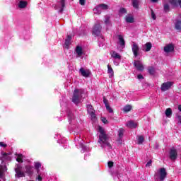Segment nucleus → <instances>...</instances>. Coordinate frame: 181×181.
<instances>
[{
  "mask_svg": "<svg viewBox=\"0 0 181 181\" xmlns=\"http://www.w3.org/2000/svg\"><path fill=\"white\" fill-rule=\"evenodd\" d=\"M98 132H100L98 144H100V147L103 149H112V146L110 144V140L108 139V135L105 134V131L101 127H98Z\"/></svg>",
  "mask_w": 181,
  "mask_h": 181,
  "instance_id": "nucleus-1",
  "label": "nucleus"
},
{
  "mask_svg": "<svg viewBox=\"0 0 181 181\" xmlns=\"http://www.w3.org/2000/svg\"><path fill=\"white\" fill-rule=\"evenodd\" d=\"M168 173H166V168H161L155 173L154 179L155 181H163L166 178Z\"/></svg>",
  "mask_w": 181,
  "mask_h": 181,
  "instance_id": "nucleus-2",
  "label": "nucleus"
},
{
  "mask_svg": "<svg viewBox=\"0 0 181 181\" xmlns=\"http://www.w3.org/2000/svg\"><path fill=\"white\" fill-rule=\"evenodd\" d=\"M82 94H84L83 89H75L72 97V102H74V104H78L83 97L81 95Z\"/></svg>",
  "mask_w": 181,
  "mask_h": 181,
  "instance_id": "nucleus-3",
  "label": "nucleus"
},
{
  "mask_svg": "<svg viewBox=\"0 0 181 181\" xmlns=\"http://www.w3.org/2000/svg\"><path fill=\"white\" fill-rule=\"evenodd\" d=\"M66 6V0H58L57 4L54 5V9L59 11L60 13L64 11Z\"/></svg>",
  "mask_w": 181,
  "mask_h": 181,
  "instance_id": "nucleus-4",
  "label": "nucleus"
},
{
  "mask_svg": "<svg viewBox=\"0 0 181 181\" xmlns=\"http://www.w3.org/2000/svg\"><path fill=\"white\" fill-rule=\"evenodd\" d=\"M102 29L103 27H101L100 23L97 22L93 26L92 34L93 35V36H100V35H101Z\"/></svg>",
  "mask_w": 181,
  "mask_h": 181,
  "instance_id": "nucleus-5",
  "label": "nucleus"
},
{
  "mask_svg": "<svg viewBox=\"0 0 181 181\" xmlns=\"http://www.w3.org/2000/svg\"><path fill=\"white\" fill-rule=\"evenodd\" d=\"M132 49L134 57H138V56H139L140 49L139 46L136 42H132Z\"/></svg>",
  "mask_w": 181,
  "mask_h": 181,
  "instance_id": "nucleus-6",
  "label": "nucleus"
},
{
  "mask_svg": "<svg viewBox=\"0 0 181 181\" xmlns=\"http://www.w3.org/2000/svg\"><path fill=\"white\" fill-rule=\"evenodd\" d=\"M15 172L17 177H24L25 173L22 172V166H21V165H17V167L15 168Z\"/></svg>",
  "mask_w": 181,
  "mask_h": 181,
  "instance_id": "nucleus-7",
  "label": "nucleus"
},
{
  "mask_svg": "<svg viewBox=\"0 0 181 181\" xmlns=\"http://www.w3.org/2000/svg\"><path fill=\"white\" fill-rule=\"evenodd\" d=\"M177 158V151L175 148H172L170 150V159L171 160H176Z\"/></svg>",
  "mask_w": 181,
  "mask_h": 181,
  "instance_id": "nucleus-8",
  "label": "nucleus"
},
{
  "mask_svg": "<svg viewBox=\"0 0 181 181\" xmlns=\"http://www.w3.org/2000/svg\"><path fill=\"white\" fill-rule=\"evenodd\" d=\"M173 86V83L170 81L163 83L161 85V91H167V90H169V88H170V87H172Z\"/></svg>",
  "mask_w": 181,
  "mask_h": 181,
  "instance_id": "nucleus-9",
  "label": "nucleus"
},
{
  "mask_svg": "<svg viewBox=\"0 0 181 181\" xmlns=\"http://www.w3.org/2000/svg\"><path fill=\"white\" fill-rule=\"evenodd\" d=\"M117 39H118L117 44H119L121 49H124L125 47V40H124V36L121 35H118Z\"/></svg>",
  "mask_w": 181,
  "mask_h": 181,
  "instance_id": "nucleus-10",
  "label": "nucleus"
},
{
  "mask_svg": "<svg viewBox=\"0 0 181 181\" xmlns=\"http://www.w3.org/2000/svg\"><path fill=\"white\" fill-rule=\"evenodd\" d=\"M175 50V46L173 44H168L164 47V52L165 53H170Z\"/></svg>",
  "mask_w": 181,
  "mask_h": 181,
  "instance_id": "nucleus-11",
  "label": "nucleus"
},
{
  "mask_svg": "<svg viewBox=\"0 0 181 181\" xmlns=\"http://www.w3.org/2000/svg\"><path fill=\"white\" fill-rule=\"evenodd\" d=\"M134 66L139 71H143L144 70V64L141 61H134Z\"/></svg>",
  "mask_w": 181,
  "mask_h": 181,
  "instance_id": "nucleus-12",
  "label": "nucleus"
},
{
  "mask_svg": "<svg viewBox=\"0 0 181 181\" xmlns=\"http://www.w3.org/2000/svg\"><path fill=\"white\" fill-rule=\"evenodd\" d=\"M79 72L83 77H88L90 76V71L88 69L85 70L84 68H81Z\"/></svg>",
  "mask_w": 181,
  "mask_h": 181,
  "instance_id": "nucleus-13",
  "label": "nucleus"
},
{
  "mask_svg": "<svg viewBox=\"0 0 181 181\" xmlns=\"http://www.w3.org/2000/svg\"><path fill=\"white\" fill-rule=\"evenodd\" d=\"M75 50L76 53V57H81V56H83V47L81 46H77Z\"/></svg>",
  "mask_w": 181,
  "mask_h": 181,
  "instance_id": "nucleus-14",
  "label": "nucleus"
},
{
  "mask_svg": "<svg viewBox=\"0 0 181 181\" xmlns=\"http://www.w3.org/2000/svg\"><path fill=\"white\" fill-rule=\"evenodd\" d=\"M1 160H11V156L9 153H6L4 151L1 152V157L0 158Z\"/></svg>",
  "mask_w": 181,
  "mask_h": 181,
  "instance_id": "nucleus-15",
  "label": "nucleus"
},
{
  "mask_svg": "<svg viewBox=\"0 0 181 181\" xmlns=\"http://www.w3.org/2000/svg\"><path fill=\"white\" fill-rule=\"evenodd\" d=\"M28 6V1H23V0H20L18 2V8L20 9H25Z\"/></svg>",
  "mask_w": 181,
  "mask_h": 181,
  "instance_id": "nucleus-16",
  "label": "nucleus"
},
{
  "mask_svg": "<svg viewBox=\"0 0 181 181\" xmlns=\"http://www.w3.org/2000/svg\"><path fill=\"white\" fill-rule=\"evenodd\" d=\"M71 35H67L66 39L65 40V49H69L70 45H71Z\"/></svg>",
  "mask_w": 181,
  "mask_h": 181,
  "instance_id": "nucleus-17",
  "label": "nucleus"
},
{
  "mask_svg": "<svg viewBox=\"0 0 181 181\" xmlns=\"http://www.w3.org/2000/svg\"><path fill=\"white\" fill-rule=\"evenodd\" d=\"M125 21L127 23H134V16H132L131 15H127L125 17Z\"/></svg>",
  "mask_w": 181,
  "mask_h": 181,
  "instance_id": "nucleus-18",
  "label": "nucleus"
},
{
  "mask_svg": "<svg viewBox=\"0 0 181 181\" xmlns=\"http://www.w3.org/2000/svg\"><path fill=\"white\" fill-rule=\"evenodd\" d=\"M111 57H113V59L121 60V55H119V54L117 53L115 51L111 52Z\"/></svg>",
  "mask_w": 181,
  "mask_h": 181,
  "instance_id": "nucleus-19",
  "label": "nucleus"
},
{
  "mask_svg": "<svg viewBox=\"0 0 181 181\" xmlns=\"http://www.w3.org/2000/svg\"><path fill=\"white\" fill-rule=\"evenodd\" d=\"M127 127H128V128H136L138 127V124L134 121H129L127 123Z\"/></svg>",
  "mask_w": 181,
  "mask_h": 181,
  "instance_id": "nucleus-20",
  "label": "nucleus"
},
{
  "mask_svg": "<svg viewBox=\"0 0 181 181\" xmlns=\"http://www.w3.org/2000/svg\"><path fill=\"white\" fill-rule=\"evenodd\" d=\"M163 11L165 13H168V12L170 11V6L168 3H163Z\"/></svg>",
  "mask_w": 181,
  "mask_h": 181,
  "instance_id": "nucleus-21",
  "label": "nucleus"
},
{
  "mask_svg": "<svg viewBox=\"0 0 181 181\" xmlns=\"http://www.w3.org/2000/svg\"><path fill=\"white\" fill-rule=\"evenodd\" d=\"M133 8L135 9H139V0H132Z\"/></svg>",
  "mask_w": 181,
  "mask_h": 181,
  "instance_id": "nucleus-22",
  "label": "nucleus"
},
{
  "mask_svg": "<svg viewBox=\"0 0 181 181\" xmlns=\"http://www.w3.org/2000/svg\"><path fill=\"white\" fill-rule=\"evenodd\" d=\"M93 12L96 15H100V13H101V12H103V10H102L101 7L100 6V5H98L96 7H95L93 8Z\"/></svg>",
  "mask_w": 181,
  "mask_h": 181,
  "instance_id": "nucleus-23",
  "label": "nucleus"
},
{
  "mask_svg": "<svg viewBox=\"0 0 181 181\" xmlns=\"http://www.w3.org/2000/svg\"><path fill=\"white\" fill-rule=\"evenodd\" d=\"M176 30H178V32L181 31V21L177 20L175 24Z\"/></svg>",
  "mask_w": 181,
  "mask_h": 181,
  "instance_id": "nucleus-24",
  "label": "nucleus"
},
{
  "mask_svg": "<svg viewBox=\"0 0 181 181\" xmlns=\"http://www.w3.org/2000/svg\"><path fill=\"white\" fill-rule=\"evenodd\" d=\"M107 73L109 74V77H112L114 76V70H112V68L111 67V65H107Z\"/></svg>",
  "mask_w": 181,
  "mask_h": 181,
  "instance_id": "nucleus-25",
  "label": "nucleus"
},
{
  "mask_svg": "<svg viewBox=\"0 0 181 181\" xmlns=\"http://www.w3.org/2000/svg\"><path fill=\"white\" fill-rule=\"evenodd\" d=\"M145 52H149L152 49V43L146 42L144 45Z\"/></svg>",
  "mask_w": 181,
  "mask_h": 181,
  "instance_id": "nucleus-26",
  "label": "nucleus"
},
{
  "mask_svg": "<svg viewBox=\"0 0 181 181\" xmlns=\"http://www.w3.org/2000/svg\"><path fill=\"white\" fill-rule=\"evenodd\" d=\"M169 2L172 6H174V8H177L179 0H169Z\"/></svg>",
  "mask_w": 181,
  "mask_h": 181,
  "instance_id": "nucleus-27",
  "label": "nucleus"
},
{
  "mask_svg": "<svg viewBox=\"0 0 181 181\" xmlns=\"http://www.w3.org/2000/svg\"><path fill=\"white\" fill-rule=\"evenodd\" d=\"M111 16H108V15H106L105 16V23L106 25H111Z\"/></svg>",
  "mask_w": 181,
  "mask_h": 181,
  "instance_id": "nucleus-28",
  "label": "nucleus"
},
{
  "mask_svg": "<svg viewBox=\"0 0 181 181\" xmlns=\"http://www.w3.org/2000/svg\"><path fill=\"white\" fill-rule=\"evenodd\" d=\"M131 110H132V106H131V105H127L124 106L123 108L124 112H129V111H131Z\"/></svg>",
  "mask_w": 181,
  "mask_h": 181,
  "instance_id": "nucleus-29",
  "label": "nucleus"
},
{
  "mask_svg": "<svg viewBox=\"0 0 181 181\" xmlns=\"http://www.w3.org/2000/svg\"><path fill=\"white\" fill-rule=\"evenodd\" d=\"M25 172L30 176V175H32V167H30V165H26Z\"/></svg>",
  "mask_w": 181,
  "mask_h": 181,
  "instance_id": "nucleus-30",
  "label": "nucleus"
},
{
  "mask_svg": "<svg viewBox=\"0 0 181 181\" xmlns=\"http://www.w3.org/2000/svg\"><path fill=\"white\" fill-rule=\"evenodd\" d=\"M87 111H88V114H90L92 112H95V111L93 108V105H87Z\"/></svg>",
  "mask_w": 181,
  "mask_h": 181,
  "instance_id": "nucleus-31",
  "label": "nucleus"
},
{
  "mask_svg": "<svg viewBox=\"0 0 181 181\" xmlns=\"http://www.w3.org/2000/svg\"><path fill=\"white\" fill-rule=\"evenodd\" d=\"M165 115H166V117H168V118H170V117H172V109L168 108V109L165 110Z\"/></svg>",
  "mask_w": 181,
  "mask_h": 181,
  "instance_id": "nucleus-32",
  "label": "nucleus"
},
{
  "mask_svg": "<svg viewBox=\"0 0 181 181\" xmlns=\"http://www.w3.org/2000/svg\"><path fill=\"white\" fill-rule=\"evenodd\" d=\"M67 114H68V118H69V121H71V119H74V115H73L71 111L68 110Z\"/></svg>",
  "mask_w": 181,
  "mask_h": 181,
  "instance_id": "nucleus-33",
  "label": "nucleus"
},
{
  "mask_svg": "<svg viewBox=\"0 0 181 181\" xmlns=\"http://www.w3.org/2000/svg\"><path fill=\"white\" fill-rule=\"evenodd\" d=\"M99 6H100V9H102V11H107V9H108V5L105 4H100Z\"/></svg>",
  "mask_w": 181,
  "mask_h": 181,
  "instance_id": "nucleus-34",
  "label": "nucleus"
},
{
  "mask_svg": "<svg viewBox=\"0 0 181 181\" xmlns=\"http://www.w3.org/2000/svg\"><path fill=\"white\" fill-rule=\"evenodd\" d=\"M124 129H120L119 130L118 136H119V139H121L122 138V136H124Z\"/></svg>",
  "mask_w": 181,
  "mask_h": 181,
  "instance_id": "nucleus-35",
  "label": "nucleus"
},
{
  "mask_svg": "<svg viewBox=\"0 0 181 181\" xmlns=\"http://www.w3.org/2000/svg\"><path fill=\"white\" fill-rule=\"evenodd\" d=\"M144 141H145V139H144V136H138V144H139V145H141V144H143Z\"/></svg>",
  "mask_w": 181,
  "mask_h": 181,
  "instance_id": "nucleus-36",
  "label": "nucleus"
},
{
  "mask_svg": "<svg viewBox=\"0 0 181 181\" xmlns=\"http://www.w3.org/2000/svg\"><path fill=\"white\" fill-rule=\"evenodd\" d=\"M148 73L149 74H151V76H153V74H155V68L150 66L148 67Z\"/></svg>",
  "mask_w": 181,
  "mask_h": 181,
  "instance_id": "nucleus-37",
  "label": "nucleus"
},
{
  "mask_svg": "<svg viewBox=\"0 0 181 181\" xmlns=\"http://www.w3.org/2000/svg\"><path fill=\"white\" fill-rule=\"evenodd\" d=\"M23 158V156L22 154H18L16 158L17 162L22 163L23 162V160H22Z\"/></svg>",
  "mask_w": 181,
  "mask_h": 181,
  "instance_id": "nucleus-38",
  "label": "nucleus"
},
{
  "mask_svg": "<svg viewBox=\"0 0 181 181\" xmlns=\"http://www.w3.org/2000/svg\"><path fill=\"white\" fill-rule=\"evenodd\" d=\"M119 13H120L121 15L127 13V9H125V8H121L119 11Z\"/></svg>",
  "mask_w": 181,
  "mask_h": 181,
  "instance_id": "nucleus-39",
  "label": "nucleus"
},
{
  "mask_svg": "<svg viewBox=\"0 0 181 181\" xmlns=\"http://www.w3.org/2000/svg\"><path fill=\"white\" fill-rule=\"evenodd\" d=\"M89 115H90L91 119L94 121L95 119V112L89 113Z\"/></svg>",
  "mask_w": 181,
  "mask_h": 181,
  "instance_id": "nucleus-40",
  "label": "nucleus"
},
{
  "mask_svg": "<svg viewBox=\"0 0 181 181\" xmlns=\"http://www.w3.org/2000/svg\"><path fill=\"white\" fill-rule=\"evenodd\" d=\"M42 166V164L40 163H35V168L37 169V170H39V168Z\"/></svg>",
  "mask_w": 181,
  "mask_h": 181,
  "instance_id": "nucleus-41",
  "label": "nucleus"
},
{
  "mask_svg": "<svg viewBox=\"0 0 181 181\" xmlns=\"http://www.w3.org/2000/svg\"><path fill=\"white\" fill-rule=\"evenodd\" d=\"M105 107H106V110H107V111H108V112H113V110H112V109L111 108V107H110V105H107V106H105Z\"/></svg>",
  "mask_w": 181,
  "mask_h": 181,
  "instance_id": "nucleus-42",
  "label": "nucleus"
},
{
  "mask_svg": "<svg viewBox=\"0 0 181 181\" xmlns=\"http://www.w3.org/2000/svg\"><path fill=\"white\" fill-rule=\"evenodd\" d=\"M151 18L155 21L156 19V15L153 12V10H151Z\"/></svg>",
  "mask_w": 181,
  "mask_h": 181,
  "instance_id": "nucleus-43",
  "label": "nucleus"
},
{
  "mask_svg": "<svg viewBox=\"0 0 181 181\" xmlns=\"http://www.w3.org/2000/svg\"><path fill=\"white\" fill-rule=\"evenodd\" d=\"M101 121L103 122V124H108V120H107L105 117H102Z\"/></svg>",
  "mask_w": 181,
  "mask_h": 181,
  "instance_id": "nucleus-44",
  "label": "nucleus"
},
{
  "mask_svg": "<svg viewBox=\"0 0 181 181\" xmlns=\"http://www.w3.org/2000/svg\"><path fill=\"white\" fill-rule=\"evenodd\" d=\"M107 166H108V168H112V166H114V162H112V161H109V162L107 163Z\"/></svg>",
  "mask_w": 181,
  "mask_h": 181,
  "instance_id": "nucleus-45",
  "label": "nucleus"
},
{
  "mask_svg": "<svg viewBox=\"0 0 181 181\" xmlns=\"http://www.w3.org/2000/svg\"><path fill=\"white\" fill-rule=\"evenodd\" d=\"M152 165V160H150L146 164V167L148 168L149 166Z\"/></svg>",
  "mask_w": 181,
  "mask_h": 181,
  "instance_id": "nucleus-46",
  "label": "nucleus"
},
{
  "mask_svg": "<svg viewBox=\"0 0 181 181\" xmlns=\"http://www.w3.org/2000/svg\"><path fill=\"white\" fill-rule=\"evenodd\" d=\"M80 5H86V0H79Z\"/></svg>",
  "mask_w": 181,
  "mask_h": 181,
  "instance_id": "nucleus-47",
  "label": "nucleus"
},
{
  "mask_svg": "<svg viewBox=\"0 0 181 181\" xmlns=\"http://www.w3.org/2000/svg\"><path fill=\"white\" fill-rule=\"evenodd\" d=\"M2 169H4V166L0 165V177H2Z\"/></svg>",
  "mask_w": 181,
  "mask_h": 181,
  "instance_id": "nucleus-48",
  "label": "nucleus"
},
{
  "mask_svg": "<svg viewBox=\"0 0 181 181\" xmlns=\"http://www.w3.org/2000/svg\"><path fill=\"white\" fill-rule=\"evenodd\" d=\"M103 103H104L105 107L107 105H108V100H107V99L104 98L103 99Z\"/></svg>",
  "mask_w": 181,
  "mask_h": 181,
  "instance_id": "nucleus-49",
  "label": "nucleus"
},
{
  "mask_svg": "<svg viewBox=\"0 0 181 181\" xmlns=\"http://www.w3.org/2000/svg\"><path fill=\"white\" fill-rule=\"evenodd\" d=\"M0 146L3 148H6L7 145L4 144V142H0Z\"/></svg>",
  "mask_w": 181,
  "mask_h": 181,
  "instance_id": "nucleus-50",
  "label": "nucleus"
},
{
  "mask_svg": "<svg viewBox=\"0 0 181 181\" xmlns=\"http://www.w3.org/2000/svg\"><path fill=\"white\" fill-rule=\"evenodd\" d=\"M137 78H139V80H141V79L144 78V76H142V74H139L137 76Z\"/></svg>",
  "mask_w": 181,
  "mask_h": 181,
  "instance_id": "nucleus-51",
  "label": "nucleus"
},
{
  "mask_svg": "<svg viewBox=\"0 0 181 181\" xmlns=\"http://www.w3.org/2000/svg\"><path fill=\"white\" fill-rule=\"evenodd\" d=\"M37 179L39 181H42V177H40V175L38 176Z\"/></svg>",
  "mask_w": 181,
  "mask_h": 181,
  "instance_id": "nucleus-52",
  "label": "nucleus"
},
{
  "mask_svg": "<svg viewBox=\"0 0 181 181\" xmlns=\"http://www.w3.org/2000/svg\"><path fill=\"white\" fill-rule=\"evenodd\" d=\"M178 110H179V111L181 112V105H180L178 106Z\"/></svg>",
  "mask_w": 181,
  "mask_h": 181,
  "instance_id": "nucleus-53",
  "label": "nucleus"
},
{
  "mask_svg": "<svg viewBox=\"0 0 181 181\" xmlns=\"http://www.w3.org/2000/svg\"><path fill=\"white\" fill-rule=\"evenodd\" d=\"M152 2H158V0H151Z\"/></svg>",
  "mask_w": 181,
  "mask_h": 181,
  "instance_id": "nucleus-54",
  "label": "nucleus"
},
{
  "mask_svg": "<svg viewBox=\"0 0 181 181\" xmlns=\"http://www.w3.org/2000/svg\"><path fill=\"white\" fill-rule=\"evenodd\" d=\"M100 47H101V46H103V44H99Z\"/></svg>",
  "mask_w": 181,
  "mask_h": 181,
  "instance_id": "nucleus-55",
  "label": "nucleus"
}]
</instances>
